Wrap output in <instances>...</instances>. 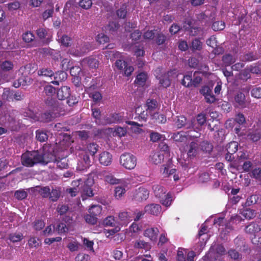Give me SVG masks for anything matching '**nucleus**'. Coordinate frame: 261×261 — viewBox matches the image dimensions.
Listing matches in <instances>:
<instances>
[{
  "label": "nucleus",
  "instance_id": "nucleus-6",
  "mask_svg": "<svg viewBox=\"0 0 261 261\" xmlns=\"http://www.w3.org/2000/svg\"><path fill=\"white\" fill-rule=\"evenodd\" d=\"M188 144L187 145L186 149L184 146H180V149L182 151H186L189 158H193L195 157L199 152L198 144L197 141L192 140V139L189 142H188Z\"/></svg>",
  "mask_w": 261,
  "mask_h": 261
},
{
  "label": "nucleus",
  "instance_id": "nucleus-33",
  "mask_svg": "<svg viewBox=\"0 0 261 261\" xmlns=\"http://www.w3.org/2000/svg\"><path fill=\"white\" fill-rule=\"evenodd\" d=\"M152 119L159 123H164L166 122V117L163 114H159L158 113H154L151 116Z\"/></svg>",
  "mask_w": 261,
  "mask_h": 261
},
{
  "label": "nucleus",
  "instance_id": "nucleus-54",
  "mask_svg": "<svg viewBox=\"0 0 261 261\" xmlns=\"http://www.w3.org/2000/svg\"><path fill=\"white\" fill-rule=\"evenodd\" d=\"M96 40L100 44H104L109 41V37L103 33H100L96 37Z\"/></svg>",
  "mask_w": 261,
  "mask_h": 261
},
{
  "label": "nucleus",
  "instance_id": "nucleus-29",
  "mask_svg": "<svg viewBox=\"0 0 261 261\" xmlns=\"http://www.w3.org/2000/svg\"><path fill=\"white\" fill-rule=\"evenodd\" d=\"M202 48V43L199 39L196 38L192 41L190 48L193 51L200 50Z\"/></svg>",
  "mask_w": 261,
  "mask_h": 261
},
{
  "label": "nucleus",
  "instance_id": "nucleus-28",
  "mask_svg": "<svg viewBox=\"0 0 261 261\" xmlns=\"http://www.w3.org/2000/svg\"><path fill=\"white\" fill-rule=\"evenodd\" d=\"M241 214L245 218L251 219L256 216V213L254 210L251 208H246L241 212Z\"/></svg>",
  "mask_w": 261,
  "mask_h": 261
},
{
  "label": "nucleus",
  "instance_id": "nucleus-31",
  "mask_svg": "<svg viewBox=\"0 0 261 261\" xmlns=\"http://www.w3.org/2000/svg\"><path fill=\"white\" fill-rule=\"evenodd\" d=\"M238 143L237 142L233 141L229 143L226 146L227 153L230 154H233L238 150Z\"/></svg>",
  "mask_w": 261,
  "mask_h": 261
},
{
  "label": "nucleus",
  "instance_id": "nucleus-9",
  "mask_svg": "<svg viewBox=\"0 0 261 261\" xmlns=\"http://www.w3.org/2000/svg\"><path fill=\"white\" fill-rule=\"evenodd\" d=\"M183 28L185 30L189 31L192 36L197 35L202 31L200 28L192 25V22L190 20H187L185 22Z\"/></svg>",
  "mask_w": 261,
  "mask_h": 261
},
{
  "label": "nucleus",
  "instance_id": "nucleus-11",
  "mask_svg": "<svg viewBox=\"0 0 261 261\" xmlns=\"http://www.w3.org/2000/svg\"><path fill=\"white\" fill-rule=\"evenodd\" d=\"M131 216L127 212H121L118 214V219L117 223L120 227L123 226H126L132 221Z\"/></svg>",
  "mask_w": 261,
  "mask_h": 261
},
{
  "label": "nucleus",
  "instance_id": "nucleus-27",
  "mask_svg": "<svg viewBox=\"0 0 261 261\" xmlns=\"http://www.w3.org/2000/svg\"><path fill=\"white\" fill-rule=\"evenodd\" d=\"M146 111L147 112H148V113L150 114V115L151 116V115H152L153 114H152V112H153L156 107H157V103H156V101L154 100H149L148 99L147 101V102H146Z\"/></svg>",
  "mask_w": 261,
  "mask_h": 261
},
{
  "label": "nucleus",
  "instance_id": "nucleus-10",
  "mask_svg": "<svg viewBox=\"0 0 261 261\" xmlns=\"http://www.w3.org/2000/svg\"><path fill=\"white\" fill-rule=\"evenodd\" d=\"M161 206L160 204L151 203L146 205L144 207L145 213L154 216H158L161 213Z\"/></svg>",
  "mask_w": 261,
  "mask_h": 261
},
{
  "label": "nucleus",
  "instance_id": "nucleus-7",
  "mask_svg": "<svg viewBox=\"0 0 261 261\" xmlns=\"http://www.w3.org/2000/svg\"><path fill=\"white\" fill-rule=\"evenodd\" d=\"M149 195V191L144 187H139L133 193V199L138 202L146 200Z\"/></svg>",
  "mask_w": 261,
  "mask_h": 261
},
{
  "label": "nucleus",
  "instance_id": "nucleus-30",
  "mask_svg": "<svg viewBox=\"0 0 261 261\" xmlns=\"http://www.w3.org/2000/svg\"><path fill=\"white\" fill-rule=\"evenodd\" d=\"M206 118L204 114H199L196 117V121L197 122V127H198V129L195 128H193L195 131L197 132V130H199V126H201L203 125L206 122ZM195 125V126H196V124H194Z\"/></svg>",
  "mask_w": 261,
  "mask_h": 261
},
{
  "label": "nucleus",
  "instance_id": "nucleus-61",
  "mask_svg": "<svg viewBox=\"0 0 261 261\" xmlns=\"http://www.w3.org/2000/svg\"><path fill=\"white\" fill-rule=\"evenodd\" d=\"M251 95L256 98H261V88L255 87L251 91Z\"/></svg>",
  "mask_w": 261,
  "mask_h": 261
},
{
  "label": "nucleus",
  "instance_id": "nucleus-57",
  "mask_svg": "<svg viewBox=\"0 0 261 261\" xmlns=\"http://www.w3.org/2000/svg\"><path fill=\"white\" fill-rule=\"evenodd\" d=\"M27 192L24 190H20L15 192V196L18 200H22L25 198L27 196Z\"/></svg>",
  "mask_w": 261,
  "mask_h": 261
},
{
  "label": "nucleus",
  "instance_id": "nucleus-55",
  "mask_svg": "<svg viewBox=\"0 0 261 261\" xmlns=\"http://www.w3.org/2000/svg\"><path fill=\"white\" fill-rule=\"evenodd\" d=\"M126 134V129L125 128L122 127H117L113 133V135L122 137L124 136Z\"/></svg>",
  "mask_w": 261,
  "mask_h": 261
},
{
  "label": "nucleus",
  "instance_id": "nucleus-36",
  "mask_svg": "<svg viewBox=\"0 0 261 261\" xmlns=\"http://www.w3.org/2000/svg\"><path fill=\"white\" fill-rule=\"evenodd\" d=\"M21 123L19 120L16 121L15 119H11L8 123V127H9L12 130H17L21 127Z\"/></svg>",
  "mask_w": 261,
  "mask_h": 261
},
{
  "label": "nucleus",
  "instance_id": "nucleus-46",
  "mask_svg": "<svg viewBox=\"0 0 261 261\" xmlns=\"http://www.w3.org/2000/svg\"><path fill=\"white\" fill-rule=\"evenodd\" d=\"M84 218L87 223L92 225L96 224L97 221V217L90 214L85 215Z\"/></svg>",
  "mask_w": 261,
  "mask_h": 261
},
{
  "label": "nucleus",
  "instance_id": "nucleus-24",
  "mask_svg": "<svg viewBox=\"0 0 261 261\" xmlns=\"http://www.w3.org/2000/svg\"><path fill=\"white\" fill-rule=\"evenodd\" d=\"M147 79V74L144 72H141L137 75L135 82L138 86H143L145 85Z\"/></svg>",
  "mask_w": 261,
  "mask_h": 261
},
{
  "label": "nucleus",
  "instance_id": "nucleus-26",
  "mask_svg": "<svg viewBox=\"0 0 261 261\" xmlns=\"http://www.w3.org/2000/svg\"><path fill=\"white\" fill-rule=\"evenodd\" d=\"M103 225L105 226L114 227L118 225V223L114 216H109L103 220Z\"/></svg>",
  "mask_w": 261,
  "mask_h": 261
},
{
  "label": "nucleus",
  "instance_id": "nucleus-40",
  "mask_svg": "<svg viewBox=\"0 0 261 261\" xmlns=\"http://www.w3.org/2000/svg\"><path fill=\"white\" fill-rule=\"evenodd\" d=\"M135 113L136 114L139 115V117L140 119L144 121H146L147 117V113H148V112H147V111L146 112L144 111H142V108L141 107H138L136 109Z\"/></svg>",
  "mask_w": 261,
  "mask_h": 261
},
{
  "label": "nucleus",
  "instance_id": "nucleus-20",
  "mask_svg": "<svg viewBox=\"0 0 261 261\" xmlns=\"http://www.w3.org/2000/svg\"><path fill=\"white\" fill-rule=\"evenodd\" d=\"M80 192L81 193L83 199H85L87 197H92L93 196V191L91 188L87 186L86 184H84L81 187Z\"/></svg>",
  "mask_w": 261,
  "mask_h": 261
},
{
  "label": "nucleus",
  "instance_id": "nucleus-50",
  "mask_svg": "<svg viewBox=\"0 0 261 261\" xmlns=\"http://www.w3.org/2000/svg\"><path fill=\"white\" fill-rule=\"evenodd\" d=\"M28 244L31 248H37L40 245V241L37 238L32 237L29 239Z\"/></svg>",
  "mask_w": 261,
  "mask_h": 261
},
{
  "label": "nucleus",
  "instance_id": "nucleus-15",
  "mask_svg": "<svg viewBox=\"0 0 261 261\" xmlns=\"http://www.w3.org/2000/svg\"><path fill=\"white\" fill-rule=\"evenodd\" d=\"M99 161L101 165L108 166L112 161V155L108 151H103L99 155Z\"/></svg>",
  "mask_w": 261,
  "mask_h": 261
},
{
  "label": "nucleus",
  "instance_id": "nucleus-52",
  "mask_svg": "<svg viewBox=\"0 0 261 261\" xmlns=\"http://www.w3.org/2000/svg\"><path fill=\"white\" fill-rule=\"evenodd\" d=\"M186 254H187V250L186 249L182 248L179 249L177 255V261H186Z\"/></svg>",
  "mask_w": 261,
  "mask_h": 261
},
{
  "label": "nucleus",
  "instance_id": "nucleus-8",
  "mask_svg": "<svg viewBox=\"0 0 261 261\" xmlns=\"http://www.w3.org/2000/svg\"><path fill=\"white\" fill-rule=\"evenodd\" d=\"M175 123L178 128H181L185 126L187 128H198V127L195 126V125L194 124V122L192 121L188 122L187 118L184 116H177Z\"/></svg>",
  "mask_w": 261,
  "mask_h": 261
},
{
  "label": "nucleus",
  "instance_id": "nucleus-39",
  "mask_svg": "<svg viewBox=\"0 0 261 261\" xmlns=\"http://www.w3.org/2000/svg\"><path fill=\"white\" fill-rule=\"evenodd\" d=\"M102 211V208L100 205H92L88 210L89 213L97 217L99 215Z\"/></svg>",
  "mask_w": 261,
  "mask_h": 261
},
{
  "label": "nucleus",
  "instance_id": "nucleus-64",
  "mask_svg": "<svg viewBox=\"0 0 261 261\" xmlns=\"http://www.w3.org/2000/svg\"><path fill=\"white\" fill-rule=\"evenodd\" d=\"M90 256L88 254L80 253L76 256L75 261H89Z\"/></svg>",
  "mask_w": 261,
  "mask_h": 261
},
{
  "label": "nucleus",
  "instance_id": "nucleus-48",
  "mask_svg": "<svg viewBox=\"0 0 261 261\" xmlns=\"http://www.w3.org/2000/svg\"><path fill=\"white\" fill-rule=\"evenodd\" d=\"M150 140L152 142H156L159 140H163L165 139L164 135L156 132H152L150 135Z\"/></svg>",
  "mask_w": 261,
  "mask_h": 261
},
{
  "label": "nucleus",
  "instance_id": "nucleus-3",
  "mask_svg": "<svg viewBox=\"0 0 261 261\" xmlns=\"http://www.w3.org/2000/svg\"><path fill=\"white\" fill-rule=\"evenodd\" d=\"M153 190L156 197L160 199V202L162 205L168 207L173 201L172 196L170 193L166 194L167 190L162 186L154 185L153 187Z\"/></svg>",
  "mask_w": 261,
  "mask_h": 261
},
{
  "label": "nucleus",
  "instance_id": "nucleus-47",
  "mask_svg": "<svg viewBox=\"0 0 261 261\" xmlns=\"http://www.w3.org/2000/svg\"><path fill=\"white\" fill-rule=\"evenodd\" d=\"M98 149V146L94 143H90L88 145L87 147V151L91 154L94 155L97 151Z\"/></svg>",
  "mask_w": 261,
  "mask_h": 261
},
{
  "label": "nucleus",
  "instance_id": "nucleus-60",
  "mask_svg": "<svg viewBox=\"0 0 261 261\" xmlns=\"http://www.w3.org/2000/svg\"><path fill=\"white\" fill-rule=\"evenodd\" d=\"M79 244L76 241L70 242L67 246L68 248L72 252L77 251L79 249Z\"/></svg>",
  "mask_w": 261,
  "mask_h": 261
},
{
  "label": "nucleus",
  "instance_id": "nucleus-56",
  "mask_svg": "<svg viewBox=\"0 0 261 261\" xmlns=\"http://www.w3.org/2000/svg\"><path fill=\"white\" fill-rule=\"evenodd\" d=\"M44 91L46 95L51 97L56 92L55 88L51 85H47L45 87Z\"/></svg>",
  "mask_w": 261,
  "mask_h": 261
},
{
  "label": "nucleus",
  "instance_id": "nucleus-45",
  "mask_svg": "<svg viewBox=\"0 0 261 261\" xmlns=\"http://www.w3.org/2000/svg\"><path fill=\"white\" fill-rule=\"evenodd\" d=\"M84 165L83 167H80V164H78L77 169L80 170H84L89 167L91 163L90 158L87 155H85L83 157Z\"/></svg>",
  "mask_w": 261,
  "mask_h": 261
},
{
  "label": "nucleus",
  "instance_id": "nucleus-51",
  "mask_svg": "<svg viewBox=\"0 0 261 261\" xmlns=\"http://www.w3.org/2000/svg\"><path fill=\"white\" fill-rule=\"evenodd\" d=\"M225 28V23L223 21H216L213 23L212 28L215 31L223 30Z\"/></svg>",
  "mask_w": 261,
  "mask_h": 261
},
{
  "label": "nucleus",
  "instance_id": "nucleus-17",
  "mask_svg": "<svg viewBox=\"0 0 261 261\" xmlns=\"http://www.w3.org/2000/svg\"><path fill=\"white\" fill-rule=\"evenodd\" d=\"M70 95V88L67 86H63L58 90L57 93V97L59 100H64L68 98Z\"/></svg>",
  "mask_w": 261,
  "mask_h": 261
},
{
  "label": "nucleus",
  "instance_id": "nucleus-22",
  "mask_svg": "<svg viewBox=\"0 0 261 261\" xmlns=\"http://www.w3.org/2000/svg\"><path fill=\"white\" fill-rule=\"evenodd\" d=\"M103 178L106 182L111 185L118 184L120 182L119 179L116 178L111 173H105Z\"/></svg>",
  "mask_w": 261,
  "mask_h": 261
},
{
  "label": "nucleus",
  "instance_id": "nucleus-1",
  "mask_svg": "<svg viewBox=\"0 0 261 261\" xmlns=\"http://www.w3.org/2000/svg\"><path fill=\"white\" fill-rule=\"evenodd\" d=\"M51 161L46 158L45 154L41 155L37 151L27 152L21 156V163L27 167H32L37 163L46 164Z\"/></svg>",
  "mask_w": 261,
  "mask_h": 261
},
{
  "label": "nucleus",
  "instance_id": "nucleus-12",
  "mask_svg": "<svg viewBox=\"0 0 261 261\" xmlns=\"http://www.w3.org/2000/svg\"><path fill=\"white\" fill-rule=\"evenodd\" d=\"M200 93L203 95L205 100L208 103H213L216 100L215 96L213 94L212 91L208 86H204L200 90Z\"/></svg>",
  "mask_w": 261,
  "mask_h": 261
},
{
  "label": "nucleus",
  "instance_id": "nucleus-49",
  "mask_svg": "<svg viewBox=\"0 0 261 261\" xmlns=\"http://www.w3.org/2000/svg\"><path fill=\"white\" fill-rule=\"evenodd\" d=\"M55 163L57 164V166L60 169H65L68 167L66 158H62L60 160L56 159Z\"/></svg>",
  "mask_w": 261,
  "mask_h": 261
},
{
  "label": "nucleus",
  "instance_id": "nucleus-13",
  "mask_svg": "<svg viewBox=\"0 0 261 261\" xmlns=\"http://www.w3.org/2000/svg\"><path fill=\"white\" fill-rule=\"evenodd\" d=\"M191 137V135L186 136L183 132H178L174 134L173 137L175 142L181 143V144L179 145V147L182 146V144L189 142L192 139Z\"/></svg>",
  "mask_w": 261,
  "mask_h": 261
},
{
  "label": "nucleus",
  "instance_id": "nucleus-38",
  "mask_svg": "<svg viewBox=\"0 0 261 261\" xmlns=\"http://www.w3.org/2000/svg\"><path fill=\"white\" fill-rule=\"evenodd\" d=\"M13 68V64L9 61H5L0 64V70L4 71H9Z\"/></svg>",
  "mask_w": 261,
  "mask_h": 261
},
{
  "label": "nucleus",
  "instance_id": "nucleus-44",
  "mask_svg": "<svg viewBox=\"0 0 261 261\" xmlns=\"http://www.w3.org/2000/svg\"><path fill=\"white\" fill-rule=\"evenodd\" d=\"M59 42L64 46L67 47L71 44V39L67 35H63L58 39Z\"/></svg>",
  "mask_w": 261,
  "mask_h": 261
},
{
  "label": "nucleus",
  "instance_id": "nucleus-35",
  "mask_svg": "<svg viewBox=\"0 0 261 261\" xmlns=\"http://www.w3.org/2000/svg\"><path fill=\"white\" fill-rule=\"evenodd\" d=\"M126 192L125 188L122 186H118L115 188V197L117 199H120L124 195Z\"/></svg>",
  "mask_w": 261,
  "mask_h": 261
},
{
  "label": "nucleus",
  "instance_id": "nucleus-4",
  "mask_svg": "<svg viewBox=\"0 0 261 261\" xmlns=\"http://www.w3.org/2000/svg\"><path fill=\"white\" fill-rule=\"evenodd\" d=\"M91 49L89 42H83L79 40L73 44L72 47L70 48L69 53L74 56L80 57L83 56Z\"/></svg>",
  "mask_w": 261,
  "mask_h": 261
},
{
  "label": "nucleus",
  "instance_id": "nucleus-37",
  "mask_svg": "<svg viewBox=\"0 0 261 261\" xmlns=\"http://www.w3.org/2000/svg\"><path fill=\"white\" fill-rule=\"evenodd\" d=\"M60 194L61 191L60 188H56L55 189H53L51 192L50 191L49 198L51 200L56 201L59 198Z\"/></svg>",
  "mask_w": 261,
  "mask_h": 261
},
{
  "label": "nucleus",
  "instance_id": "nucleus-14",
  "mask_svg": "<svg viewBox=\"0 0 261 261\" xmlns=\"http://www.w3.org/2000/svg\"><path fill=\"white\" fill-rule=\"evenodd\" d=\"M159 230L158 228L150 227L146 229L144 232V235L145 237L148 238L152 241H156Z\"/></svg>",
  "mask_w": 261,
  "mask_h": 261
},
{
  "label": "nucleus",
  "instance_id": "nucleus-32",
  "mask_svg": "<svg viewBox=\"0 0 261 261\" xmlns=\"http://www.w3.org/2000/svg\"><path fill=\"white\" fill-rule=\"evenodd\" d=\"M234 99L236 102L239 106L245 107V96L242 92L238 93L235 96Z\"/></svg>",
  "mask_w": 261,
  "mask_h": 261
},
{
  "label": "nucleus",
  "instance_id": "nucleus-2",
  "mask_svg": "<svg viewBox=\"0 0 261 261\" xmlns=\"http://www.w3.org/2000/svg\"><path fill=\"white\" fill-rule=\"evenodd\" d=\"M160 150L153 152L149 156V161L151 163L158 165L164 161L165 159L169 156V148L167 145L164 143H161L159 145Z\"/></svg>",
  "mask_w": 261,
  "mask_h": 261
},
{
  "label": "nucleus",
  "instance_id": "nucleus-63",
  "mask_svg": "<svg viewBox=\"0 0 261 261\" xmlns=\"http://www.w3.org/2000/svg\"><path fill=\"white\" fill-rule=\"evenodd\" d=\"M234 243L238 248H240V249L242 247L245 246V242L244 240L242 238L237 237L234 240Z\"/></svg>",
  "mask_w": 261,
  "mask_h": 261
},
{
  "label": "nucleus",
  "instance_id": "nucleus-58",
  "mask_svg": "<svg viewBox=\"0 0 261 261\" xmlns=\"http://www.w3.org/2000/svg\"><path fill=\"white\" fill-rule=\"evenodd\" d=\"M91 0H81L79 2V5L81 7L85 9L90 8L92 6Z\"/></svg>",
  "mask_w": 261,
  "mask_h": 261
},
{
  "label": "nucleus",
  "instance_id": "nucleus-59",
  "mask_svg": "<svg viewBox=\"0 0 261 261\" xmlns=\"http://www.w3.org/2000/svg\"><path fill=\"white\" fill-rule=\"evenodd\" d=\"M135 247L138 248H144L148 249L150 248L149 245L144 241L139 240L136 242L134 245Z\"/></svg>",
  "mask_w": 261,
  "mask_h": 261
},
{
  "label": "nucleus",
  "instance_id": "nucleus-34",
  "mask_svg": "<svg viewBox=\"0 0 261 261\" xmlns=\"http://www.w3.org/2000/svg\"><path fill=\"white\" fill-rule=\"evenodd\" d=\"M36 138L40 142H45L48 139V135L45 132L42 130H37L36 132Z\"/></svg>",
  "mask_w": 261,
  "mask_h": 261
},
{
  "label": "nucleus",
  "instance_id": "nucleus-62",
  "mask_svg": "<svg viewBox=\"0 0 261 261\" xmlns=\"http://www.w3.org/2000/svg\"><path fill=\"white\" fill-rule=\"evenodd\" d=\"M23 238V235L21 233H15L10 236V239L13 242H16L21 240Z\"/></svg>",
  "mask_w": 261,
  "mask_h": 261
},
{
  "label": "nucleus",
  "instance_id": "nucleus-25",
  "mask_svg": "<svg viewBox=\"0 0 261 261\" xmlns=\"http://www.w3.org/2000/svg\"><path fill=\"white\" fill-rule=\"evenodd\" d=\"M126 123L131 126L130 129L132 132L135 134H139L142 131L141 128L142 126V124H139L137 122L130 121H126Z\"/></svg>",
  "mask_w": 261,
  "mask_h": 261
},
{
  "label": "nucleus",
  "instance_id": "nucleus-53",
  "mask_svg": "<svg viewBox=\"0 0 261 261\" xmlns=\"http://www.w3.org/2000/svg\"><path fill=\"white\" fill-rule=\"evenodd\" d=\"M181 83L185 87L191 86L192 85V77L191 74L185 75Z\"/></svg>",
  "mask_w": 261,
  "mask_h": 261
},
{
  "label": "nucleus",
  "instance_id": "nucleus-16",
  "mask_svg": "<svg viewBox=\"0 0 261 261\" xmlns=\"http://www.w3.org/2000/svg\"><path fill=\"white\" fill-rule=\"evenodd\" d=\"M261 230V224L256 222H252L247 225L245 231L246 233L250 234H255Z\"/></svg>",
  "mask_w": 261,
  "mask_h": 261
},
{
  "label": "nucleus",
  "instance_id": "nucleus-42",
  "mask_svg": "<svg viewBox=\"0 0 261 261\" xmlns=\"http://www.w3.org/2000/svg\"><path fill=\"white\" fill-rule=\"evenodd\" d=\"M22 39L26 43L31 42L34 40L35 36L31 32H26L22 35Z\"/></svg>",
  "mask_w": 261,
  "mask_h": 261
},
{
  "label": "nucleus",
  "instance_id": "nucleus-23",
  "mask_svg": "<svg viewBox=\"0 0 261 261\" xmlns=\"http://www.w3.org/2000/svg\"><path fill=\"white\" fill-rule=\"evenodd\" d=\"M38 74L40 76H44L46 77H49L51 79H52V76H54L55 79L57 78V74H54L53 71L51 70L46 69V68H42L39 70L38 71Z\"/></svg>",
  "mask_w": 261,
  "mask_h": 261
},
{
  "label": "nucleus",
  "instance_id": "nucleus-21",
  "mask_svg": "<svg viewBox=\"0 0 261 261\" xmlns=\"http://www.w3.org/2000/svg\"><path fill=\"white\" fill-rule=\"evenodd\" d=\"M161 172L164 177H167L171 175L174 174L176 172V170L173 168H171L170 165L169 164L163 166Z\"/></svg>",
  "mask_w": 261,
  "mask_h": 261
},
{
  "label": "nucleus",
  "instance_id": "nucleus-18",
  "mask_svg": "<svg viewBox=\"0 0 261 261\" xmlns=\"http://www.w3.org/2000/svg\"><path fill=\"white\" fill-rule=\"evenodd\" d=\"M123 114L115 113L107 118V122L108 123H120L123 121Z\"/></svg>",
  "mask_w": 261,
  "mask_h": 261
},
{
  "label": "nucleus",
  "instance_id": "nucleus-43",
  "mask_svg": "<svg viewBox=\"0 0 261 261\" xmlns=\"http://www.w3.org/2000/svg\"><path fill=\"white\" fill-rule=\"evenodd\" d=\"M56 117V115L51 114L49 112H45L42 114L41 116L40 120L44 122H48Z\"/></svg>",
  "mask_w": 261,
  "mask_h": 261
},
{
  "label": "nucleus",
  "instance_id": "nucleus-5",
  "mask_svg": "<svg viewBox=\"0 0 261 261\" xmlns=\"http://www.w3.org/2000/svg\"><path fill=\"white\" fill-rule=\"evenodd\" d=\"M119 162L123 168L127 170H132L137 165V159L135 155L125 152L120 155Z\"/></svg>",
  "mask_w": 261,
  "mask_h": 261
},
{
  "label": "nucleus",
  "instance_id": "nucleus-19",
  "mask_svg": "<svg viewBox=\"0 0 261 261\" xmlns=\"http://www.w3.org/2000/svg\"><path fill=\"white\" fill-rule=\"evenodd\" d=\"M173 72H168L165 74L161 77L160 78V84L164 87H168L170 85L171 76L172 75Z\"/></svg>",
  "mask_w": 261,
  "mask_h": 261
},
{
  "label": "nucleus",
  "instance_id": "nucleus-41",
  "mask_svg": "<svg viewBox=\"0 0 261 261\" xmlns=\"http://www.w3.org/2000/svg\"><path fill=\"white\" fill-rule=\"evenodd\" d=\"M222 60L225 66H229L236 61L235 58L229 54L224 56Z\"/></svg>",
  "mask_w": 261,
  "mask_h": 261
}]
</instances>
